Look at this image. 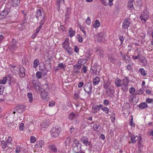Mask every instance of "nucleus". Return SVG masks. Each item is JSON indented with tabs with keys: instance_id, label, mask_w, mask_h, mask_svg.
<instances>
[{
	"instance_id": "obj_1",
	"label": "nucleus",
	"mask_w": 153,
	"mask_h": 153,
	"mask_svg": "<svg viewBox=\"0 0 153 153\" xmlns=\"http://www.w3.org/2000/svg\"><path fill=\"white\" fill-rule=\"evenodd\" d=\"M92 84L91 82H87L84 85L83 88L84 91L88 94L90 96L91 93Z\"/></svg>"
},
{
	"instance_id": "obj_2",
	"label": "nucleus",
	"mask_w": 153,
	"mask_h": 153,
	"mask_svg": "<svg viewBox=\"0 0 153 153\" xmlns=\"http://www.w3.org/2000/svg\"><path fill=\"white\" fill-rule=\"evenodd\" d=\"M61 131L60 128H53L51 130V134L52 137H57Z\"/></svg>"
},
{
	"instance_id": "obj_3",
	"label": "nucleus",
	"mask_w": 153,
	"mask_h": 153,
	"mask_svg": "<svg viewBox=\"0 0 153 153\" xmlns=\"http://www.w3.org/2000/svg\"><path fill=\"white\" fill-rule=\"evenodd\" d=\"M33 85L36 91L42 90V88L40 87V83L38 81L33 80L32 81Z\"/></svg>"
},
{
	"instance_id": "obj_4",
	"label": "nucleus",
	"mask_w": 153,
	"mask_h": 153,
	"mask_svg": "<svg viewBox=\"0 0 153 153\" xmlns=\"http://www.w3.org/2000/svg\"><path fill=\"white\" fill-rule=\"evenodd\" d=\"M131 24V22L129 19L126 18L124 19L123 25L122 27L123 29H125L127 28L129 26V25Z\"/></svg>"
},
{
	"instance_id": "obj_5",
	"label": "nucleus",
	"mask_w": 153,
	"mask_h": 153,
	"mask_svg": "<svg viewBox=\"0 0 153 153\" xmlns=\"http://www.w3.org/2000/svg\"><path fill=\"white\" fill-rule=\"evenodd\" d=\"M19 76L20 77H24L25 76V69L23 66L21 65L19 66Z\"/></svg>"
},
{
	"instance_id": "obj_6",
	"label": "nucleus",
	"mask_w": 153,
	"mask_h": 153,
	"mask_svg": "<svg viewBox=\"0 0 153 153\" xmlns=\"http://www.w3.org/2000/svg\"><path fill=\"white\" fill-rule=\"evenodd\" d=\"M41 96L43 99H46L47 101L49 100V96L48 93L45 91L41 90Z\"/></svg>"
},
{
	"instance_id": "obj_7",
	"label": "nucleus",
	"mask_w": 153,
	"mask_h": 153,
	"mask_svg": "<svg viewBox=\"0 0 153 153\" xmlns=\"http://www.w3.org/2000/svg\"><path fill=\"white\" fill-rule=\"evenodd\" d=\"M102 106V105L101 104L98 105H94L92 107V108L93 109V110L92 111V113H97V111H99L100 108L101 109Z\"/></svg>"
},
{
	"instance_id": "obj_8",
	"label": "nucleus",
	"mask_w": 153,
	"mask_h": 153,
	"mask_svg": "<svg viewBox=\"0 0 153 153\" xmlns=\"http://www.w3.org/2000/svg\"><path fill=\"white\" fill-rule=\"evenodd\" d=\"M131 135H129V137L131 138V141L132 143H135L136 141L139 140V137L136 135L131 134L130 132Z\"/></svg>"
},
{
	"instance_id": "obj_9",
	"label": "nucleus",
	"mask_w": 153,
	"mask_h": 153,
	"mask_svg": "<svg viewBox=\"0 0 153 153\" xmlns=\"http://www.w3.org/2000/svg\"><path fill=\"white\" fill-rule=\"evenodd\" d=\"M81 140L85 146H88L91 144V143L88 141V138L86 137H82Z\"/></svg>"
},
{
	"instance_id": "obj_10",
	"label": "nucleus",
	"mask_w": 153,
	"mask_h": 153,
	"mask_svg": "<svg viewBox=\"0 0 153 153\" xmlns=\"http://www.w3.org/2000/svg\"><path fill=\"white\" fill-rule=\"evenodd\" d=\"M120 54L123 58L124 60L126 61V63H128V62H131V60L130 59V57L129 56L126 55L122 53H120Z\"/></svg>"
},
{
	"instance_id": "obj_11",
	"label": "nucleus",
	"mask_w": 153,
	"mask_h": 153,
	"mask_svg": "<svg viewBox=\"0 0 153 153\" xmlns=\"http://www.w3.org/2000/svg\"><path fill=\"white\" fill-rule=\"evenodd\" d=\"M104 34L102 33H98L97 36V39L99 42L103 41L104 40Z\"/></svg>"
},
{
	"instance_id": "obj_12",
	"label": "nucleus",
	"mask_w": 153,
	"mask_h": 153,
	"mask_svg": "<svg viewBox=\"0 0 153 153\" xmlns=\"http://www.w3.org/2000/svg\"><path fill=\"white\" fill-rule=\"evenodd\" d=\"M10 69L12 71L16 74L18 73L19 69L17 66H12L11 67Z\"/></svg>"
},
{
	"instance_id": "obj_13",
	"label": "nucleus",
	"mask_w": 153,
	"mask_h": 153,
	"mask_svg": "<svg viewBox=\"0 0 153 153\" xmlns=\"http://www.w3.org/2000/svg\"><path fill=\"white\" fill-rule=\"evenodd\" d=\"M16 110L17 111V113L18 114H21V117L19 116L20 120H22L24 119L25 115L23 114V111H21V110H18L17 109H16Z\"/></svg>"
},
{
	"instance_id": "obj_14",
	"label": "nucleus",
	"mask_w": 153,
	"mask_h": 153,
	"mask_svg": "<svg viewBox=\"0 0 153 153\" xmlns=\"http://www.w3.org/2000/svg\"><path fill=\"white\" fill-rule=\"evenodd\" d=\"M103 86L104 88L105 89H107L110 87H112L110 82L108 81L104 82Z\"/></svg>"
},
{
	"instance_id": "obj_15",
	"label": "nucleus",
	"mask_w": 153,
	"mask_h": 153,
	"mask_svg": "<svg viewBox=\"0 0 153 153\" xmlns=\"http://www.w3.org/2000/svg\"><path fill=\"white\" fill-rule=\"evenodd\" d=\"M141 19L143 23H145L149 18V15L147 14H145L143 13V15L141 16Z\"/></svg>"
},
{
	"instance_id": "obj_16",
	"label": "nucleus",
	"mask_w": 153,
	"mask_h": 153,
	"mask_svg": "<svg viewBox=\"0 0 153 153\" xmlns=\"http://www.w3.org/2000/svg\"><path fill=\"white\" fill-rule=\"evenodd\" d=\"M48 149L52 151L56 152L57 151V149L55 145L53 144L50 145L48 146Z\"/></svg>"
},
{
	"instance_id": "obj_17",
	"label": "nucleus",
	"mask_w": 153,
	"mask_h": 153,
	"mask_svg": "<svg viewBox=\"0 0 153 153\" xmlns=\"http://www.w3.org/2000/svg\"><path fill=\"white\" fill-rule=\"evenodd\" d=\"M8 12L7 10H3L0 14V19H2L4 18L5 16L7 15Z\"/></svg>"
},
{
	"instance_id": "obj_18",
	"label": "nucleus",
	"mask_w": 153,
	"mask_h": 153,
	"mask_svg": "<svg viewBox=\"0 0 153 153\" xmlns=\"http://www.w3.org/2000/svg\"><path fill=\"white\" fill-rule=\"evenodd\" d=\"M123 83L124 85V87L125 88H126L128 86V84L129 83V79L128 77H126L124 78L123 80Z\"/></svg>"
},
{
	"instance_id": "obj_19",
	"label": "nucleus",
	"mask_w": 153,
	"mask_h": 153,
	"mask_svg": "<svg viewBox=\"0 0 153 153\" xmlns=\"http://www.w3.org/2000/svg\"><path fill=\"white\" fill-rule=\"evenodd\" d=\"M81 149V146H73V149L74 152L76 153L79 152Z\"/></svg>"
},
{
	"instance_id": "obj_20",
	"label": "nucleus",
	"mask_w": 153,
	"mask_h": 153,
	"mask_svg": "<svg viewBox=\"0 0 153 153\" xmlns=\"http://www.w3.org/2000/svg\"><path fill=\"white\" fill-rule=\"evenodd\" d=\"M101 126L100 124H94L93 126V128L96 131H99L100 128Z\"/></svg>"
},
{
	"instance_id": "obj_21",
	"label": "nucleus",
	"mask_w": 153,
	"mask_h": 153,
	"mask_svg": "<svg viewBox=\"0 0 153 153\" xmlns=\"http://www.w3.org/2000/svg\"><path fill=\"white\" fill-rule=\"evenodd\" d=\"M129 64L126 66V69L128 71L132 70V67L134 65V64L131 61L129 62Z\"/></svg>"
},
{
	"instance_id": "obj_22",
	"label": "nucleus",
	"mask_w": 153,
	"mask_h": 153,
	"mask_svg": "<svg viewBox=\"0 0 153 153\" xmlns=\"http://www.w3.org/2000/svg\"><path fill=\"white\" fill-rule=\"evenodd\" d=\"M62 47L65 49L69 46V43L67 40H65L62 44Z\"/></svg>"
},
{
	"instance_id": "obj_23",
	"label": "nucleus",
	"mask_w": 153,
	"mask_h": 153,
	"mask_svg": "<svg viewBox=\"0 0 153 153\" xmlns=\"http://www.w3.org/2000/svg\"><path fill=\"white\" fill-rule=\"evenodd\" d=\"M77 117V116L74 113H71L68 116V118L69 120H72Z\"/></svg>"
},
{
	"instance_id": "obj_24",
	"label": "nucleus",
	"mask_w": 153,
	"mask_h": 153,
	"mask_svg": "<svg viewBox=\"0 0 153 153\" xmlns=\"http://www.w3.org/2000/svg\"><path fill=\"white\" fill-rule=\"evenodd\" d=\"M100 81L99 78L98 77H96L93 81V83L94 85H97Z\"/></svg>"
},
{
	"instance_id": "obj_25",
	"label": "nucleus",
	"mask_w": 153,
	"mask_h": 153,
	"mask_svg": "<svg viewBox=\"0 0 153 153\" xmlns=\"http://www.w3.org/2000/svg\"><path fill=\"white\" fill-rule=\"evenodd\" d=\"M121 80L119 78H118L115 81V85L117 87H120L122 85Z\"/></svg>"
},
{
	"instance_id": "obj_26",
	"label": "nucleus",
	"mask_w": 153,
	"mask_h": 153,
	"mask_svg": "<svg viewBox=\"0 0 153 153\" xmlns=\"http://www.w3.org/2000/svg\"><path fill=\"white\" fill-rule=\"evenodd\" d=\"M69 36L72 37L75 34V32L73 30L72 27H70L69 30Z\"/></svg>"
},
{
	"instance_id": "obj_27",
	"label": "nucleus",
	"mask_w": 153,
	"mask_h": 153,
	"mask_svg": "<svg viewBox=\"0 0 153 153\" xmlns=\"http://www.w3.org/2000/svg\"><path fill=\"white\" fill-rule=\"evenodd\" d=\"M111 87H110L107 89H106V91L107 94H113L114 93V91Z\"/></svg>"
},
{
	"instance_id": "obj_28",
	"label": "nucleus",
	"mask_w": 153,
	"mask_h": 153,
	"mask_svg": "<svg viewBox=\"0 0 153 153\" xmlns=\"http://www.w3.org/2000/svg\"><path fill=\"white\" fill-rule=\"evenodd\" d=\"M139 71L142 75L146 76L147 75L146 71L143 68H140Z\"/></svg>"
},
{
	"instance_id": "obj_29",
	"label": "nucleus",
	"mask_w": 153,
	"mask_h": 153,
	"mask_svg": "<svg viewBox=\"0 0 153 153\" xmlns=\"http://www.w3.org/2000/svg\"><path fill=\"white\" fill-rule=\"evenodd\" d=\"M1 146L3 149H5L6 148L8 145L9 144L7 143V141H4L2 140L1 141Z\"/></svg>"
},
{
	"instance_id": "obj_30",
	"label": "nucleus",
	"mask_w": 153,
	"mask_h": 153,
	"mask_svg": "<svg viewBox=\"0 0 153 153\" xmlns=\"http://www.w3.org/2000/svg\"><path fill=\"white\" fill-rule=\"evenodd\" d=\"M16 109L18 110H21L22 111H25V106L23 105H20L16 107Z\"/></svg>"
},
{
	"instance_id": "obj_31",
	"label": "nucleus",
	"mask_w": 153,
	"mask_h": 153,
	"mask_svg": "<svg viewBox=\"0 0 153 153\" xmlns=\"http://www.w3.org/2000/svg\"><path fill=\"white\" fill-rule=\"evenodd\" d=\"M147 106V104L146 103L144 102L141 103L139 105V107L141 109L146 108Z\"/></svg>"
},
{
	"instance_id": "obj_32",
	"label": "nucleus",
	"mask_w": 153,
	"mask_h": 153,
	"mask_svg": "<svg viewBox=\"0 0 153 153\" xmlns=\"http://www.w3.org/2000/svg\"><path fill=\"white\" fill-rule=\"evenodd\" d=\"M27 96L29 99V102H32L33 100L32 94L31 92H29L27 94Z\"/></svg>"
},
{
	"instance_id": "obj_33",
	"label": "nucleus",
	"mask_w": 153,
	"mask_h": 153,
	"mask_svg": "<svg viewBox=\"0 0 153 153\" xmlns=\"http://www.w3.org/2000/svg\"><path fill=\"white\" fill-rule=\"evenodd\" d=\"M71 140V138L70 137H68L65 139V143L66 146L70 145Z\"/></svg>"
},
{
	"instance_id": "obj_34",
	"label": "nucleus",
	"mask_w": 153,
	"mask_h": 153,
	"mask_svg": "<svg viewBox=\"0 0 153 153\" xmlns=\"http://www.w3.org/2000/svg\"><path fill=\"white\" fill-rule=\"evenodd\" d=\"M17 47H18L16 44L13 45H11L10 47V50L11 51L13 52L16 49H17Z\"/></svg>"
},
{
	"instance_id": "obj_35",
	"label": "nucleus",
	"mask_w": 153,
	"mask_h": 153,
	"mask_svg": "<svg viewBox=\"0 0 153 153\" xmlns=\"http://www.w3.org/2000/svg\"><path fill=\"white\" fill-rule=\"evenodd\" d=\"M39 63V61L38 59H36L33 61V68H36Z\"/></svg>"
},
{
	"instance_id": "obj_36",
	"label": "nucleus",
	"mask_w": 153,
	"mask_h": 153,
	"mask_svg": "<svg viewBox=\"0 0 153 153\" xmlns=\"http://www.w3.org/2000/svg\"><path fill=\"white\" fill-rule=\"evenodd\" d=\"M101 109L102 111L105 112L106 114H108L109 112V109L108 108L105 106H103L102 105V108H101Z\"/></svg>"
},
{
	"instance_id": "obj_37",
	"label": "nucleus",
	"mask_w": 153,
	"mask_h": 153,
	"mask_svg": "<svg viewBox=\"0 0 153 153\" xmlns=\"http://www.w3.org/2000/svg\"><path fill=\"white\" fill-rule=\"evenodd\" d=\"M100 26V23L99 21L96 20L93 25V27H98Z\"/></svg>"
},
{
	"instance_id": "obj_38",
	"label": "nucleus",
	"mask_w": 153,
	"mask_h": 153,
	"mask_svg": "<svg viewBox=\"0 0 153 153\" xmlns=\"http://www.w3.org/2000/svg\"><path fill=\"white\" fill-rule=\"evenodd\" d=\"M7 77H4L3 79L0 81V84H5L7 82Z\"/></svg>"
},
{
	"instance_id": "obj_39",
	"label": "nucleus",
	"mask_w": 153,
	"mask_h": 153,
	"mask_svg": "<svg viewBox=\"0 0 153 153\" xmlns=\"http://www.w3.org/2000/svg\"><path fill=\"white\" fill-rule=\"evenodd\" d=\"M127 7L128 9H134L133 3L128 2Z\"/></svg>"
},
{
	"instance_id": "obj_40",
	"label": "nucleus",
	"mask_w": 153,
	"mask_h": 153,
	"mask_svg": "<svg viewBox=\"0 0 153 153\" xmlns=\"http://www.w3.org/2000/svg\"><path fill=\"white\" fill-rule=\"evenodd\" d=\"M65 50L69 54H72V49L70 46L66 48Z\"/></svg>"
},
{
	"instance_id": "obj_41",
	"label": "nucleus",
	"mask_w": 153,
	"mask_h": 153,
	"mask_svg": "<svg viewBox=\"0 0 153 153\" xmlns=\"http://www.w3.org/2000/svg\"><path fill=\"white\" fill-rule=\"evenodd\" d=\"M81 145L79 143V141L76 139L74 141V143L73 144V146H81Z\"/></svg>"
},
{
	"instance_id": "obj_42",
	"label": "nucleus",
	"mask_w": 153,
	"mask_h": 153,
	"mask_svg": "<svg viewBox=\"0 0 153 153\" xmlns=\"http://www.w3.org/2000/svg\"><path fill=\"white\" fill-rule=\"evenodd\" d=\"M135 89L133 87H131L129 89V91L130 93L131 94H133L135 93Z\"/></svg>"
},
{
	"instance_id": "obj_43",
	"label": "nucleus",
	"mask_w": 153,
	"mask_h": 153,
	"mask_svg": "<svg viewBox=\"0 0 153 153\" xmlns=\"http://www.w3.org/2000/svg\"><path fill=\"white\" fill-rule=\"evenodd\" d=\"M42 87L43 88L42 89V90L43 91H45L48 89V85L47 84H44L43 85Z\"/></svg>"
},
{
	"instance_id": "obj_44",
	"label": "nucleus",
	"mask_w": 153,
	"mask_h": 153,
	"mask_svg": "<svg viewBox=\"0 0 153 153\" xmlns=\"http://www.w3.org/2000/svg\"><path fill=\"white\" fill-rule=\"evenodd\" d=\"M77 37L78 39V41L80 42H82V36L80 34H78L77 35Z\"/></svg>"
},
{
	"instance_id": "obj_45",
	"label": "nucleus",
	"mask_w": 153,
	"mask_h": 153,
	"mask_svg": "<svg viewBox=\"0 0 153 153\" xmlns=\"http://www.w3.org/2000/svg\"><path fill=\"white\" fill-rule=\"evenodd\" d=\"M87 67H86L85 65H84L82 68V72L85 74L87 71Z\"/></svg>"
},
{
	"instance_id": "obj_46",
	"label": "nucleus",
	"mask_w": 153,
	"mask_h": 153,
	"mask_svg": "<svg viewBox=\"0 0 153 153\" xmlns=\"http://www.w3.org/2000/svg\"><path fill=\"white\" fill-rule=\"evenodd\" d=\"M144 92V90L143 89H140L136 91V94H142Z\"/></svg>"
},
{
	"instance_id": "obj_47",
	"label": "nucleus",
	"mask_w": 153,
	"mask_h": 153,
	"mask_svg": "<svg viewBox=\"0 0 153 153\" xmlns=\"http://www.w3.org/2000/svg\"><path fill=\"white\" fill-rule=\"evenodd\" d=\"M58 66L61 68H64L66 67V65L63 63H61L58 64Z\"/></svg>"
},
{
	"instance_id": "obj_48",
	"label": "nucleus",
	"mask_w": 153,
	"mask_h": 153,
	"mask_svg": "<svg viewBox=\"0 0 153 153\" xmlns=\"http://www.w3.org/2000/svg\"><path fill=\"white\" fill-rule=\"evenodd\" d=\"M36 77L39 79H40L42 77V74L41 72L38 71L36 74Z\"/></svg>"
},
{
	"instance_id": "obj_49",
	"label": "nucleus",
	"mask_w": 153,
	"mask_h": 153,
	"mask_svg": "<svg viewBox=\"0 0 153 153\" xmlns=\"http://www.w3.org/2000/svg\"><path fill=\"white\" fill-rule=\"evenodd\" d=\"M49 106L52 107L55 105V102L54 101H51L49 102Z\"/></svg>"
},
{
	"instance_id": "obj_50",
	"label": "nucleus",
	"mask_w": 153,
	"mask_h": 153,
	"mask_svg": "<svg viewBox=\"0 0 153 153\" xmlns=\"http://www.w3.org/2000/svg\"><path fill=\"white\" fill-rule=\"evenodd\" d=\"M25 128L24 124L23 123H22L20 125L19 129L20 131H23Z\"/></svg>"
},
{
	"instance_id": "obj_51",
	"label": "nucleus",
	"mask_w": 153,
	"mask_h": 153,
	"mask_svg": "<svg viewBox=\"0 0 153 153\" xmlns=\"http://www.w3.org/2000/svg\"><path fill=\"white\" fill-rule=\"evenodd\" d=\"M79 28L80 30L82 31V32L83 33L84 35L85 36H86V31L85 30V28L82 26H80L79 27Z\"/></svg>"
},
{
	"instance_id": "obj_52",
	"label": "nucleus",
	"mask_w": 153,
	"mask_h": 153,
	"mask_svg": "<svg viewBox=\"0 0 153 153\" xmlns=\"http://www.w3.org/2000/svg\"><path fill=\"white\" fill-rule=\"evenodd\" d=\"M79 96L78 92L75 93L74 95V98L76 100L79 98Z\"/></svg>"
},
{
	"instance_id": "obj_53",
	"label": "nucleus",
	"mask_w": 153,
	"mask_h": 153,
	"mask_svg": "<svg viewBox=\"0 0 153 153\" xmlns=\"http://www.w3.org/2000/svg\"><path fill=\"white\" fill-rule=\"evenodd\" d=\"M70 10H67L66 12H65V18L66 19H67L69 17V14L70 13Z\"/></svg>"
},
{
	"instance_id": "obj_54",
	"label": "nucleus",
	"mask_w": 153,
	"mask_h": 153,
	"mask_svg": "<svg viewBox=\"0 0 153 153\" xmlns=\"http://www.w3.org/2000/svg\"><path fill=\"white\" fill-rule=\"evenodd\" d=\"M61 2L63 3H64V1L63 0H57V6L58 7V9H60L59 6L60 4V3Z\"/></svg>"
},
{
	"instance_id": "obj_55",
	"label": "nucleus",
	"mask_w": 153,
	"mask_h": 153,
	"mask_svg": "<svg viewBox=\"0 0 153 153\" xmlns=\"http://www.w3.org/2000/svg\"><path fill=\"white\" fill-rule=\"evenodd\" d=\"M146 102L148 103H151L153 102V100L152 99L147 98L146 99Z\"/></svg>"
},
{
	"instance_id": "obj_56",
	"label": "nucleus",
	"mask_w": 153,
	"mask_h": 153,
	"mask_svg": "<svg viewBox=\"0 0 153 153\" xmlns=\"http://www.w3.org/2000/svg\"><path fill=\"white\" fill-rule=\"evenodd\" d=\"M4 87L3 86L0 85V94H3Z\"/></svg>"
},
{
	"instance_id": "obj_57",
	"label": "nucleus",
	"mask_w": 153,
	"mask_h": 153,
	"mask_svg": "<svg viewBox=\"0 0 153 153\" xmlns=\"http://www.w3.org/2000/svg\"><path fill=\"white\" fill-rule=\"evenodd\" d=\"M91 21L90 18L88 17L85 22V23L88 25H89L91 23Z\"/></svg>"
},
{
	"instance_id": "obj_58",
	"label": "nucleus",
	"mask_w": 153,
	"mask_h": 153,
	"mask_svg": "<svg viewBox=\"0 0 153 153\" xmlns=\"http://www.w3.org/2000/svg\"><path fill=\"white\" fill-rule=\"evenodd\" d=\"M36 138L33 136H32L30 137V142L34 143L36 142Z\"/></svg>"
},
{
	"instance_id": "obj_59",
	"label": "nucleus",
	"mask_w": 153,
	"mask_h": 153,
	"mask_svg": "<svg viewBox=\"0 0 153 153\" xmlns=\"http://www.w3.org/2000/svg\"><path fill=\"white\" fill-rule=\"evenodd\" d=\"M39 141L40 142L39 144H40V145H39V147L42 148V147L44 146V141L42 140H40Z\"/></svg>"
},
{
	"instance_id": "obj_60",
	"label": "nucleus",
	"mask_w": 153,
	"mask_h": 153,
	"mask_svg": "<svg viewBox=\"0 0 153 153\" xmlns=\"http://www.w3.org/2000/svg\"><path fill=\"white\" fill-rule=\"evenodd\" d=\"M12 138L11 137H9L7 139V140L6 141L9 144L10 143L12 142Z\"/></svg>"
},
{
	"instance_id": "obj_61",
	"label": "nucleus",
	"mask_w": 153,
	"mask_h": 153,
	"mask_svg": "<svg viewBox=\"0 0 153 153\" xmlns=\"http://www.w3.org/2000/svg\"><path fill=\"white\" fill-rule=\"evenodd\" d=\"M119 39L120 42V45H121L123 43V40H124V38H123V36H120L119 37Z\"/></svg>"
},
{
	"instance_id": "obj_62",
	"label": "nucleus",
	"mask_w": 153,
	"mask_h": 153,
	"mask_svg": "<svg viewBox=\"0 0 153 153\" xmlns=\"http://www.w3.org/2000/svg\"><path fill=\"white\" fill-rule=\"evenodd\" d=\"M41 10H37L36 11V17L37 16H40L41 15Z\"/></svg>"
},
{
	"instance_id": "obj_63",
	"label": "nucleus",
	"mask_w": 153,
	"mask_h": 153,
	"mask_svg": "<svg viewBox=\"0 0 153 153\" xmlns=\"http://www.w3.org/2000/svg\"><path fill=\"white\" fill-rule=\"evenodd\" d=\"M141 61L143 65L146 66L147 65V61L146 60L144 59L143 60H141Z\"/></svg>"
},
{
	"instance_id": "obj_64",
	"label": "nucleus",
	"mask_w": 153,
	"mask_h": 153,
	"mask_svg": "<svg viewBox=\"0 0 153 153\" xmlns=\"http://www.w3.org/2000/svg\"><path fill=\"white\" fill-rule=\"evenodd\" d=\"M84 85V82H79L78 84V87L80 88L82 87Z\"/></svg>"
}]
</instances>
